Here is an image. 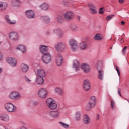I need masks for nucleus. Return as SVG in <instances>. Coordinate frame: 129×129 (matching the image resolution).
Returning <instances> with one entry per match:
<instances>
[{
	"mask_svg": "<svg viewBox=\"0 0 129 129\" xmlns=\"http://www.w3.org/2000/svg\"><path fill=\"white\" fill-rule=\"evenodd\" d=\"M17 50L20 51L22 54H25L27 53V47L25 45H19L16 47Z\"/></svg>",
	"mask_w": 129,
	"mask_h": 129,
	"instance_id": "22",
	"label": "nucleus"
},
{
	"mask_svg": "<svg viewBox=\"0 0 129 129\" xmlns=\"http://www.w3.org/2000/svg\"><path fill=\"white\" fill-rule=\"evenodd\" d=\"M64 18L62 14L58 15L56 17V21L57 23H59V24L64 23Z\"/></svg>",
	"mask_w": 129,
	"mask_h": 129,
	"instance_id": "31",
	"label": "nucleus"
},
{
	"mask_svg": "<svg viewBox=\"0 0 129 129\" xmlns=\"http://www.w3.org/2000/svg\"><path fill=\"white\" fill-rule=\"evenodd\" d=\"M20 70L23 73H25V72H27L29 70V66L25 63H22L20 66Z\"/></svg>",
	"mask_w": 129,
	"mask_h": 129,
	"instance_id": "27",
	"label": "nucleus"
},
{
	"mask_svg": "<svg viewBox=\"0 0 129 129\" xmlns=\"http://www.w3.org/2000/svg\"><path fill=\"white\" fill-rule=\"evenodd\" d=\"M89 10L91 15H96L97 14V9H96V6L93 3H89L88 4Z\"/></svg>",
	"mask_w": 129,
	"mask_h": 129,
	"instance_id": "9",
	"label": "nucleus"
},
{
	"mask_svg": "<svg viewBox=\"0 0 129 129\" xmlns=\"http://www.w3.org/2000/svg\"><path fill=\"white\" fill-rule=\"evenodd\" d=\"M116 70L118 73V76H120V71H119V68H118V67L116 66Z\"/></svg>",
	"mask_w": 129,
	"mask_h": 129,
	"instance_id": "45",
	"label": "nucleus"
},
{
	"mask_svg": "<svg viewBox=\"0 0 129 129\" xmlns=\"http://www.w3.org/2000/svg\"><path fill=\"white\" fill-rule=\"evenodd\" d=\"M0 119L3 121H9L10 117L7 114H0Z\"/></svg>",
	"mask_w": 129,
	"mask_h": 129,
	"instance_id": "26",
	"label": "nucleus"
},
{
	"mask_svg": "<svg viewBox=\"0 0 129 129\" xmlns=\"http://www.w3.org/2000/svg\"><path fill=\"white\" fill-rule=\"evenodd\" d=\"M46 34L47 35H50V32H47Z\"/></svg>",
	"mask_w": 129,
	"mask_h": 129,
	"instance_id": "55",
	"label": "nucleus"
},
{
	"mask_svg": "<svg viewBox=\"0 0 129 129\" xmlns=\"http://www.w3.org/2000/svg\"><path fill=\"white\" fill-rule=\"evenodd\" d=\"M5 108L9 112H15L17 108L11 103H7L5 104Z\"/></svg>",
	"mask_w": 129,
	"mask_h": 129,
	"instance_id": "8",
	"label": "nucleus"
},
{
	"mask_svg": "<svg viewBox=\"0 0 129 129\" xmlns=\"http://www.w3.org/2000/svg\"><path fill=\"white\" fill-rule=\"evenodd\" d=\"M20 129H28V128L25 126H22L20 128Z\"/></svg>",
	"mask_w": 129,
	"mask_h": 129,
	"instance_id": "53",
	"label": "nucleus"
},
{
	"mask_svg": "<svg viewBox=\"0 0 129 129\" xmlns=\"http://www.w3.org/2000/svg\"><path fill=\"white\" fill-rule=\"evenodd\" d=\"M104 76V72H103V71H98V78H99L100 80H103Z\"/></svg>",
	"mask_w": 129,
	"mask_h": 129,
	"instance_id": "38",
	"label": "nucleus"
},
{
	"mask_svg": "<svg viewBox=\"0 0 129 129\" xmlns=\"http://www.w3.org/2000/svg\"><path fill=\"white\" fill-rule=\"evenodd\" d=\"M25 15L28 19H35V12L32 10L26 11L25 12Z\"/></svg>",
	"mask_w": 129,
	"mask_h": 129,
	"instance_id": "17",
	"label": "nucleus"
},
{
	"mask_svg": "<svg viewBox=\"0 0 129 129\" xmlns=\"http://www.w3.org/2000/svg\"><path fill=\"white\" fill-rule=\"evenodd\" d=\"M54 92L59 96H63V94H64V91L63 90V89L60 87L55 88L54 89Z\"/></svg>",
	"mask_w": 129,
	"mask_h": 129,
	"instance_id": "23",
	"label": "nucleus"
},
{
	"mask_svg": "<svg viewBox=\"0 0 129 129\" xmlns=\"http://www.w3.org/2000/svg\"><path fill=\"white\" fill-rule=\"evenodd\" d=\"M60 114H61V113L59 110L51 111L49 112V115L51 116V117L55 119L57 118H59Z\"/></svg>",
	"mask_w": 129,
	"mask_h": 129,
	"instance_id": "15",
	"label": "nucleus"
},
{
	"mask_svg": "<svg viewBox=\"0 0 129 129\" xmlns=\"http://www.w3.org/2000/svg\"><path fill=\"white\" fill-rule=\"evenodd\" d=\"M38 95L41 99H45L48 96V90L45 88H41L38 91Z\"/></svg>",
	"mask_w": 129,
	"mask_h": 129,
	"instance_id": "6",
	"label": "nucleus"
},
{
	"mask_svg": "<svg viewBox=\"0 0 129 129\" xmlns=\"http://www.w3.org/2000/svg\"><path fill=\"white\" fill-rule=\"evenodd\" d=\"M94 39L96 41H101V40H103V36L101 34L97 33L94 36Z\"/></svg>",
	"mask_w": 129,
	"mask_h": 129,
	"instance_id": "35",
	"label": "nucleus"
},
{
	"mask_svg": "<svg viewBox=\"0 0 129 129\" xmlns=\"http://www.w3.org/2000/svg\"><path fill=\"white\" fill-rule=\"evenodd\" d=\"M12 5L13 7H20L21 6V0H13Z\"/></svg>",
	"mask_w": 129,
	"mask_h": 129,
	"instance_id": "36",
	"label": "nucleus"
},
{
	"mask_svg": "<svg viewBox=\"0 0 129 129\" xmlns=\"http://www.w3.org/2000/svg\"><path fill=\"white\" fill-rule=\"evenodd\" d=\"M89 106L87 105L85 107V109L87 111H89L91 108H93L96 105V99L95 96H91L88 103Z\"/></svg>",
	"mask_w": 129,
	"mask_h": 129,
	"instance_id": "3",
	"label": "nucleus"
},
{
	"mask_svg": "<svg viewBox=\"0 0 129 129\" xmlns=\"http://www.w3.org/2000/svg\"><path fill=\"white\" fill-rule=\"evenodd\" d=\"M8 8V4L5 2H0V11H5Z\"/></svg>",
	"mask_w": 129,
	"mask_h": 129,
	"instance_id": "32",
	"label": "nucleus"
},
{
	"mask_svg": "<svg viewBox=\"0 0 129 129\" xmlns=\"http://www.w3.org/2000/svg\"><path fill=\"white\" fill-rule=\"evenodd\" d=\"M81 118V113L79 111H77L75 114V119L76 121H79Z\"/></svg>",
	"mask_w": 129,
	"mask_h": 129,
	"instance_id": "37",
	"label": "nucleus"
},
{
	"mask_svg": "<svg viewBox=\"0 0 129 129\" xmlns=\"http://www.w3.org/2000/svg\"><path fill=\"white\" fill-rule=\"evenodd\" d=\"M111 106L112 109H114V108H115V103L113 100L111 101Z\"/></svg>",
	"mask_w": 129,
	"mask_h": 129,
	"instance_id": "42",
	"label": "nucleus"
},
{
	"mask_svg": "<svg viewBox=\"0 0 129 129\" xmlns=\"http://www.w3.org/2000/svg\"><path fill=\"white\" fill-rule=\"evenodd\" d=\"M46 105L48 106V108L51 110H54L57 109L58 105L56 101L54 100V99L52 98H49L46 100Z\"/></svg>",
	"mask_w": 129,
	"mask_h": 129,
	"instance_id": "2",
	"label": "nucleus"
},
{
	"mask_svg": "<svg viewBox=\"0 0 129 129\" xmlns=\"http://www.w3.org/2000/svg\"><path fill=\"white\" fill-rule=\"evenodd\" d=\"M103 7H101L99 9V14H103L104 13V10H103Z\"/></svg>",
	"mask_w": 129,
	"mask_h": 129,
	"instance_id": "44",
	"label": "nucleus"
},
{
	"mask_svg": "<svg viewBox=\"0 0 129 129\" xmlns=\"http://www.w3.org/2000/svg\"><path fill=\"white\" fill-rule=\"evenodd\" d=\"M25 79V81H26V82H28V83H31V82H32V80L29 79V78L28 77H26Z\"/></svg>",
	"mask_w": 129,
	"mask_h": 129,
	"instance_id": "47",
	"label": "nucleus"
},
{
	"mask_svg": "<svg viewBox=\"0 0 129 129\" xmlns=\"http://www.w3.org/2000/svg\"><path fill=\"white\" fill-rule=\"evenodd\" d=\"M8 97L11 100H20L22 98V95L17 91H12L9 93Z\"/></svg>",
	"mask_w": 129,
	"mask_h": 129,
	"instance_id": "1",
	"label": "nucleus"
},
{
	"mask_svg": "<svg viewBox=\"0 0 129 129\" xmlns=\"http://www.w3.org/2000/svg\"><path fill=\"white\" fill-rule=\"evenodd\" d=\"M6 61L8 64L11 65V66H16L17 65V60L15 58L8 57L6 58Z\"/></svg>",
	"mask_w": 129,
	"mask_h": 129,
	"instance_id": "14",
	"label": "nucleus"
},
{
	"mask_svg": "<svg viewBox=\"0 0 129 129\" xmlns=\"http://www.w3.org/2000/svg\"><path fill=\"white\" fill-rule=\"evenodd\" d=\"M40 51L43 55L47 54V52H49V48L48 46L45 45H41L40 46Z\"/></svg>",
	"mask_w": 129,
	"mask_h": 129,
	"instance_id": "24",
	"label": "nucleus"
},
{
	"mask_svg": "<svg viewBox=\"0 0 129 129\" xmlns=\"http://www.w3.org/2000/svg\"><path fill=\"white\" fill-rule=\"evenodd\" d=\"M72 67L73 69H74V70L76 71H79V70H80V68H81V67H80V64L79 63V61L76 60L73 61Z\"/></svg>",
	"mask_w": 129,
	"mask_h": 129,
	"instance_id": "21",
	"label": "nucleus"
},
{
	"mask_svg": "<svg viewBox=\"0 0 129 129\" xmlns=\"http://www.w3.org/2000/svg\"><path fill=\"white\" fill-rule=\"evenodd\" d=\"M56 63L58 66H61L63 63V56L61 54H57L56 55Z\"/></svg>",
	"mask_w": 129,
	"mask_h": 129,
	"instance_id": "18",
	"label": "nucleus"
},
{
	"mask_svg": "<svg viewBox=\"0 0 129 129\" xmlns=\"http://www.w3.org/2000/svg\"><path fill=\"white\" fill-rule=\"evenodd\" d=\"M82 87L85 91H88L91 88L90 81L89 80H85L83 82Z\"/></svg>",
	"mask_w": 129,
	"mask_h": 129,
	"instance_id": "13",
	"label": "nucleus"
},
{
	"mask_svg": "<svg viewBox=\"0 0 129 129\" xmlns=\"http://www.w3.org/2000/svg\"><path fill=\"white\" fill-rule=\"evenodd\" d=\"M41 19L42 22H43L45 24H49V23L51 22V19L48 16H42L41 17Z\"/></svg>",
	"mask_w": 129,
	"mask_h": 129,
	"instance_id": "29",
	"label": "nucleus"
},
{
	"mask_svg": "<svg viewBox=\"0 0 129 129\" xmlns=\"http://www.w3.org/2000/svg\"><path fill=\"white\" fill-rule=\"evenodd\" d=\"M125 0H119V3L120 4H123V2H124Z\"/></svg>",
	"mask_w": 129,
	"mask_h": 129,
	"instance_id": "50",
	"label": "nucleus"
},
{
	"mask_svg": "<svg viewBox=\"0 0 129 129\" xmlns=\"http://www.w3.org/2000/svg\"><path fill=\"white\" fill-rule=\"evenodd\" d=\"M70 29L73 32H77L78 31V26L75 23H72L70 25Z\"/></svg>",
	"mask_w": 129,
	"mask_h": 129,
	"instance_id": "34",
	"label": "nucleus"
},
{
	"mask_svg": "<svg viewBox=\"0 0 129 129\" xmlns=\"http://www.w3.org/2000/svg\"><path fill=\"white\" fill-rule=\"evenodd\" d=\"M121 90L120 89H118V93L119 94V95H120V96H121Z\"/></svg>",
	"mask_w": 129,
	"mask_h": 129,
	"instance_id": "49",
	"label": "nucleus"
},
{
	"mask_svg": "<svg viewBox=\"0 0 129 129\" xmlns=\"http://www.w3.org/2000/svg\"><path fill=\"white\" fill-rule=\"evenodd\" d=\"M2 72V68H0V73Z\"/></svg>",
	"mask_w": 129,
	"mask_h": 129,
	"instance_id": "56",
	"label": "nucleus"
},
{
	"mask_svg": "<svg viewBox=\"0 0 129 129\" xmlns=\"http://www.w3.org/2000/svg\"><path fill=\"white\" fill-rule=\"evenodd\" d=\"M42 60L45 64H49L52 61V56L50 53L44 54L42 57Z\"/></svg>",
	"mask_w": 129,
	"mask_h": 129,
	"instance_id": "10",
	"label": "nucleus"
},
{
	"mask_svg": "<svg viewBox=\"0 0 129 129\" xmlns=\"http://www.w3.org/2000/svg\"><path fill=\"white\" fill-rule=\"evenodd\" d=\"M110 49H112V47H111Z\"/></svg>",
	"mask_w": 129,
	"mask_h": 129,
	"instance_id": "57",
	"label": "nucleus"
},
{
	"mask_svg": "<svg viewBox=\"0 0 129 129\" xmlns=\"http://www.w3.org/2000/svg\"><path fill=\"white\" fill-rule=\"evenodd\" d=\"M54 48L57 52L62 53L66 49V44L63 42H58L54 45Z\"/></svg>",
	"mask_w": 129,
	"mask_h": 129,
	"instance_id": "4",
	"label": "nucleus"
},
{
	"mask_svg": "<svg viewBox=\"0 0 129 129\" xmlns=\"http://www.w3.org/2000/svg\"><path fill=\"white\" fill-rule=\"evenodd\" d=\"M35 82L37 83V84L41 85V84H43V83H44V78L36 76Z\"/></svg>",
	"mask_w": 129,
	"mask_h": 129,
	"instance_id": "28",
	"label": "nucleus"
},
{
	"mask_svg": "<svg viewBox=\"0 0 129 129\" xmlns=\"http://www.w3.org/2000/svg\"><path fill=\"white\" fill-rule=\"evenodd\" d=\"M53 33L55 35H56L57 38L58 39H61L63 38V36H64V33L63 32V30H62L60 28H55L53 30Z\"/></svg>",
	"mask_w": 129,
	"mask_h": 129,
	"instance_id": "12",
	"label": "nucleus"
},
{
	"mask_svg": "<svg viewBox=\"0 0 129 129\" xmlns=\"http://www.w3.org/2000/svg\"><path fill=\"white\" fill-rule=\"evenodd\" d=\"M63 18L66 21H71L74 19V13L72 11H67L64 14Z\"/></svg>",
	"mask_w": 129,
	"mask_h": 129,
	"instance_id": "11",
	"label": "nucleus"
},
{
	"mask_svg": "<svg viewBox=\"0 0 129 129\" xmlns=\"http://www.w3.org/2000/svg\"><path fill=\"white\" fill-rule=\"evenodd\" d=\"M79 47L81 50H86L87 49V43L85 41H82L79 44Z\"/></svg>",
	"mask_w": 129,
	"mask_h": 129,
	"instance_id": "33",
	"label": "nucleus"
},
{
	"mask_svg": "<svg viewBox=\"0 0 129 129\" xmlns=\"http://www.w3.org/2000/svg\"><path fill=\"white\" fill-rule=\"evenodd\" d=\"M4 60V55H3V54L0 53V61H3Z\"/></svg>",
	"mask_w": 129,
	"mask_h": 129,
	"instance_id": "48",
	"label": "nucleus"
},
{
	"mask_svg": "<svg viewBox=\"0 0 129 129\" xmlns=\"http://www.w3.org/2000/svg\"><path fill=\"white\" fill-rule=\"evenodd\" d=\"M39 8L43 11H48L49 10V4L47 3H44L39 6Z\"/></svg>",
	"mask_w": 129,
	"mask_h": 129,
	"instance_id": "30",
	"label": "nucleus"
},
{
	"mask_svg": "<svg viewBox=\"0 0 129 129\" xmlns=\"http://www.w3.org/2000/svg\"><path fill=\"white\" fill-rule=\"evenodd\" d=\"M121 25H125V22L123 21L121 22Z\"/></svg>",
	"mask_w": 129,
	"mask_h": 129,
	"instance_id": "52",
	"label": "nucleus"
},
{
	"mask_svg": "<svg viewBox=\"0 0 129 129\" xmlns=\"http://www.w3.org/2000/svg\"><path fill=\"white\" fill-rule=\"evenodd\" d=\"M103 68V64L101 61L99 62L97 66V71H103L102 70Z\"/></svg>",
	"mask_w": 129,
	"mask_h": 129,
	"instance_id": "39",
	"label": "nucleus"
},
{
	"mask_svg": "<svg viewBox=\"0 0 129 129\" xmlns=\"http://www.w3.org/2000/svg\"><path fill=\"white\" fill-rule=\"evenodd\" d=\"M127 49V46H125L123 49H122V53L123 54V55H125V53L126 52V50Z\"/></svg>",
	"mask_w": 129,
	"mask_h": 129,
	"instance_id": "43",
	"label": "nucleus"
},
{
	"mask_svg": "<svg viewBox=\"0 0 129 129\" xmlns=\"http://www.w3.org/2000/svg\"><path fill=\"white\" fill-rule=\"evenodd\" d=\"M83 122L84 124H89L90 123V117L87 114H84L83 117Z\"/></svg>",
	"mask_w": 129,
	"mask_h": 129,
	"instance_id": "25",
	"label": "nucleus"
},
{
	"mask_svg": "<svg viewBox=\"0 0 129 129\" xmlns=\"http://www.w3.org/2000/svg\"><path fill=\"white\" fill-rule=\"evenodd\" d=\"M47 75V74L46 73V71H44V69H39L37 70L36 72V76H39L40 77H45V76Z\"/></svg>",
	"mask_w": 129,
	"mask_h": 129,
	"instance_id": "19",
	"label": "nucleus"
},
{
	"mask_svg": "<svg viewBox=\"0 0 129 129\" xmlns=\"http://www.w3.org/2000/svg\"><path fill=\"white\" fill-rule=\"evenodd\" d=\"M113 17H114V15L113 14L108 15L106 18V21H110V20H111V19H112Z\"/></svg>",
	"mask_w": 129,
	"mask_h": 129,
	"instance_id": "41",
	"label": "nucleus"
},
{
	"mask_svg": "<svg viewBox=\"0 0 129 129\" xmlns=\"http://www.w3.org/2000/svg\"><path fill=\"white\" fill-rule=\"evenodd\" d=\"M59 123L60 125V126H62V127H63V128H69V125L66 124L62 122H59Z\"/></svg>",
	"mask_w": 129,
	"mask_h": 129,
	"instance_id": "40",
	"label": "nucleus"
},
{
	"mask_svg": "<svg viewBox=\"0 0 129 129\" xmlns=\"http://www.w3.org/2000/svg\"><path fill=\"white\" fill-rule=\"evenodd\" d=\"M81 68L85 73H89L90 72V66L87 63H83L81 66Z\"/></svg>",
	"mask_w": 129,
	"mask_h": 129,
	"instance_id": "20",
	"label": "nucleus"
},
{
	"mask_svg": "<svg viewBox=\"0 0 129 129\" xmlns=\"http://www.w3.org/2000/svg\"><path fill=\"white\" fill-rule=\"evenodd\" d=\"M123 42H124L123 38H122V39H121V40H120V43H121V44H122V43H123Z\"/></svg>",
	"mask_w": 129,
	"mask_h": 129,
	"instance_id": "54",
	"label": "nucleus"
},
{
	"mask_svg": "<svg viewBox=\"0 0 129 129\" xmlns=\"http://www.w3.org/2000/svg\"><path fill=\"white\" fill-rule=\"evenodd\" d=\"M5 20L7 24H8V25H16L17 23L16 20L11 19V17H10L9 15H6L5 16Z\"/></svg>",
	"mask_w": 129,
	"mask_h": 129,
	"instance_id": "16",
	"label": "nucleus"
},
{
	"mask_svg": "<svg viewBox=\"0 0 129 129\" xmlns=\"http://www.w3.org/2000/svg\"><path fill=\"white\" fill-rule=\"evenodd\" d=\"M100 119V114H97L96 115V120L98 121Z\"/></svg>",
	"mask_w": 129,
	"mask_h": 129,
	"instance_id": "46",
	"label": "nucleus"
},
{
	"mask_svg": "<svg viewBox=\"0 0 129 129\" xmlns=\"http://www.w3.org/2000/svg\"><path fill=\"white\" fill-rule=\"evenodd\" d=\"M77 19V20H78V21H80V19H81V17L79 16H78Z\"/></svg>",
	"mask_w": 129,
	"mask_h": 129,
	"instance_id": "51",
	"label": "nucleus"
},
{
	"mask_svg": "<svg viewBox=\"0 0 129 129\" xmlns=\"http://www.w3.org/2000/svg\"><path fill=\"white\" fill-rule=\"evenodd\" d=\"M9 38L11 41L16 42L19 39L18 33L15 31H11L9 33Z\"/></svg>",
	"mask_w": 129,
	"mask_h": 129,
	"instance_id": "7",
	"label": "nucleus"
},
{
	"mask_svg": "<svg viewBox=\"0 0 129 129\" xmlns=\"http://www.w3.org/2000/svg\"><path fill=\"white\" fill-rule=\"evenodd\" d=\"M69 45L70 46L71 50L73 52H76L78 50V42L75 39H71L69 41Z\"/></svg>",
	"mask_w": 129,
	"mask_h": 129,
	"instance_id": "5",
	"label": "nucleus"
}]
</instances>
